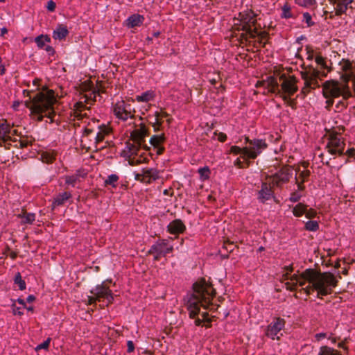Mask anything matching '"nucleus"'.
<instances>
[{
    "mask_svg": "<svg viewBox=\"0 0 355 355\" xmlns=\"http://www.w3.org/2000/svg\"><path fill=\"white\" fill-rule=\"evenodd\" d=\"M192 293L187 294L185 305L189 316L194 320L196 326H202L203 323H210L207 310L214 311L217 308L212 303L216 290L211 282L205 278H200L193 283Z\"/></svg>",
    "mask_w": 355,
    "mask_h": 355,
    "instance_id": "1",
    "label": "nucleus"
},
{
    "mask_svg": "<svg viewBox=\"0 0 355 355\" xmlns=\"http://www.w3.org/2000/svg\"><path fill=\"white\" fill-rule=\"evenodd\" d=\"M33 92L32 90L23 91L24 96L28 97V99L24 101L25 106L30 110L37 121H43L46 116L53 122L55 115L53 106L57 102L54 91L44 87L32 96L31 94Z\"/></svg>",
    "mask_w": 355,
    "mask_h": 355,
    "instance_id": "2",
    "label": "nucleus"
},
{
    "mask_svg": "<svg viewBox=\"0 0 355 355\" xmlns=\"http://www.w3.org/2000/svg\"><path fill=\"white\" fill-rule=\"evenodd\" d=\"M301 277L309 282V285L302 288L306 295L317 291V297L322 298L332 293L333 288L337 286L338 280L335 275L329 272H320L315 269L307 268L301 273Z\"/></svg>",
    "mask_w": 355,
    "mask_h": 355,
    "instance_id": "3",
    "label": "nucleus"
},
{
    "mask_svg": "<svg viewBox=\"0 0 355 355\" xmlns=\"http://www.w3.org/2000/svg\"><path fill=\"white\" fill-rule=\"evenodd\" d=\"M323 95L326 98L342 96L344 99H348L352 96L348 83L343 82L340 84L336 80H328L324 83Z\"/></svg>",
    "mask_w": 355,
    "mask_h": 355,
    "instance_id": "4",
    "label": "nucleus"
},
{
    "mask_svg": "<svg viewBox=\"0 0 355 355\" xmlns=\"http://www.w3.org/2000/svg\"><path fill=\"white\" fill-rule=\"evenodd\" d=\"M241 23L240 28H239V30L243 31L241 37L247 41L248 38L258 37L259 44L264 47L266 43L263 40L267 37L268 34L266 32L259 33L256 28H252L256 23V19L252 17H246L241 19Z\"/></svg>",
    "mask_w": 355,
    "mask_h": 355,
    "instance_id": "5",
    "label": "nucleus"
},
{
    "mask_svg": "<svg viewBox=\"0 0 355 355\" xmlns=\"http://www.w3.org/2000/svg\"><path fill=\"white\" fill-rule=\"evenodd\" d=\"M126 147L128 148L127 159L130 165L136 166L148 161L144 153H139L141 148L146 150L150 149L146 144L139 142L127 143Z\"/></svg>",
    "mask_w": 355,
    "mask_h": 355,
    "instance_id": "6",
    "label": "nucleus"
},
{
    "mask_svg": "<svg viewBox=\"0 0 355 355\" xmlns=\"http://www.w3.org/2000/svg\"><path fill=\"white\" fill-rule=\"evenodd\" d=\"M245 143L248 146L244 147L245 157L252 159H256L268 146L264 140L259 139H250L246 137Z\"/></svg>",
    "mask_w": 355,
    "mask_h": 355,
    "instance_id": "7",
    "label": "nucleus"
},
{
    "mask_svg": "<svg viewBox=\"0 0 355 355\" xmlns=\"http://www.w3.org/2000/svg\"><path fill=\"white\" fill-rule=\"evenodd\" d=\"M302 78L304 81V89H313L319 87L318 78L320 76V71L315 69L312 65H309L304 71L300 72Z\"/></svg>",
    "mask_w": 355,
    "mask_h": 355,
    "instance_id": "8",
    "label": "nucleus"
},
{
    "mask_svg": "<svg viewBox=\"0 0 355 355\" xmlns=\"http://www.w3.org/2000/svg\"><path fill=\"white\" fill-rule=\"evenodd\" d=\"M345 143L337 135H331L326 145V149L329 154L334 156L344 155Z\"/></svg>",
    "mask_w": 355,
    "mask_h": 355,
    "instance_id": "9",
    "label": "nucleus"
},
{
    "mask_svg": "<svg viewBox=\"0 0 355 355\" xmlns=\"http://www.w3.org/2000/svg\"><path fill=\"white\" fill-rule=\"evenodd\" d=\"M292 169L290 167H282L275 174L268 177L274 187H281L282 184L287 183L292 176Z\"/></svg>",
    "mask_w": 355,
    "mask_h": 355,
    "instance_id": "10",
    "label": "nucleus"
},
{
    "mask_svg": "<svg viewBox=\"0 0 355 355\" xmlns=\"http://www.w3.org/2000/svg\"><path fill=\"white\" fill-rule=\"evenodd\" d=\"M339 70L340 75V79L344 83H348L350 80H352V76L354 74L355 64L347 59H342L339 63Z\"/></svg>",
    "mask_w": 355,
    "mask_h": 355,
    "instance_id": "11",
    "label": "nucleus"
},
{
    "mask_svg": "<svg viewBox=\"0 0 355 355\" xmlns=\"http://www.w3.org/2000/svg\"><path fill=\"white\" fill-rule=\"evenodd\" d=\"M90 293L96 296L98 302L106 300L107 304L112 303L114 300L112 291L103 284L96 286L90 291Z\"/></svg>",
    "mask_w": 355,
    "mask_h": 355,
    "instance_id": "12",
    "label": "nucleus"
},
{
    "mask_svg": "<svg viewBox=\"0 0 355 355\" xmlns=\"http://www.w3.org/2000/svg\"><path fill=\"white\" fill-rule=\"evenodd\" d=\"M285 320L281 318H276L271 322L267 327L266 331V336L272 340H279L278 334L284 328Z\"/></svg>",
    "mask_w": 355,
    "mask_h": 355,
    "instance_id": "13",
    "label": "nucleus"
},
{
    "mask_svg": "<svg viewBox=\"0 0 355 355\" xmlns=\"http://www.w3.org/2000/svg\"><path fill=\"white\" fill-rule=\"evenodd\" d=\"M280 80H282L281 84V90L283 94L293 96L297 92L298 87L296 85L297 79L294 76L286 78L284 74L280 76Z\"/></svg>",
    "mask_w": 355,
    "mask_h": 355,
    "instance_id": "14",
    "label": "nucleus"
},
{
    "mask_svg": "<svg viewBox=\"0 0 355 355\" xmlns=\"http://www.w3.org/2000/svg\"><path fill=\"white\" fill-rule=\"evenodd\" d=\"M275 198L274 191L270 183L263 182L261 183V189L257 193V199L261 203Z\"/></svg>",
    "mask_w": 355,
    "mask_h": 355,
    "instance_id": "15",
    "label": "nucleus"
},
{
    "mask_svg": "<svg viewBox=\"0 0 355 355\" xmlns=\"http://www.w3.org/2000/svg\"><path fill=\"white\" fill-rule=\"evenodd\" d=\"M130 105L125 104L123 101L115 104L114 106V113L117 118L123 121H126L128 118H134L130 110Z\"/></svg>",
    "mask_w": 355,
    "mask_h": 355,
    "instance_id": "16",
    "label": "nucleus"
},
{
    "mask_svg": "<svg viewBox=\"0 0 355 355\" xmlns=\"http://www.w3.org/2000/svg\"><path fill=\"white\" fill-rule=\"evenodd\" d=\"M173 247L168 245L166 240H162L154 243L149 249V252H157L165 257L166 254L172 252Z\"/></svg>",
    "mask_w": 355,
    "mask_h": 355,
    "instance_id": "17",
    "label": "nucleus"
},
{
    "mask_svg": "<svg viewBox=\"0 0 355 355\" xmlns=\"http://www.w3.org/2000/svg\"><path fill=\"white\" fill-rule=\"evenodd\" d=\"M11 131V126L6 121L0 123V146L8 148L6 142L12 141L10 136Z\"/></svg>",
    "mask_w": 355,
    "mask_h": 355,
    "instance_id": "18",
    "label": "nucleus"
},
{
    "mask_svg": "<svg viewBox=\"0 0 355 355\" xmlns=\"http://www.w3.org/2000/svg\"><path fill=\"white\" fill-rule=\"evenodd\" d=\"M148 135V130L144 123H140L139 128L135 129L130 133V138L134 142L145 144V138Z\"/></svg>",
    "mask_w": 355,
    "mask_h": 355,
    "instance_id": "19",
    "label": "nucleus"
},
{
    "mask_svg": "<svg viewBox=\"0 0 355 355\" xmlns=\"http://www.w3.org/2000/svg\"><path fill=\"white\" fill-rule=\"evenodd\" d=\"M186 230V226L181 219H175L167 225V231L171 234H182Z\"/></svg>",
    "mask_w": 355,
    "mask_h": 355,
    "instance_id": "20",
    "label": "nucleus"
},
{
    "mask_svg": "<svg viewBox=\"0 0 355 355\" xmlns=\"http://www.w3.org/2000/svg\"><path fill=\"white\" fill-rule=\"evenodd\" d=\"M331 4L336 6L334 9L336 16H340L345 14L348 8V6L353 0H329Z\"/></svg>",
    "mask_w": 355,
    "mask_h": 355,
    "instance_id": "21",
    "label": "nucleus"
},
{
    "mask_svg": "<svg viewBox=\"0 0 355 355\" xmlns=\"http://www.w3.org/2000/svg\"><path fill=\"white\" fill-rule=\"evenodd\" d=\"M141 182L144 184H150L159 178L158 172L154 168H143Z\"/></svg>",
    "mask_w": 355,
    "mask_h": 355,
    "instance_id": "22",
    "label": "nucleus"
},
{
    "mask_svg": "<svg viewBox=\"0 0 355 355\" xmlns=\"http://www.w3.org/2000/svg\"><path fill=\"white\" fill-rule=\"evenodd\" d=\"M68 34L67 27L64 24H58L53 32V38L60 41L64 40Z\"/></svg>",
    "mask_w": 355,
    "mask_h": 355,
    "instance_id": "23",
    "label": "nucleus"
},
{
    "mask_svg": "<svg viewBox=\"0 0 355 355\" xmlns=\"http://www.w3.org/2000/svg\"><path fill=\"white\" fill-rule=\"evenodd\" d=\"M144 17L139 14L130 16L126 20V25L129 28H135L142 25Z\"/></svg>",
    "mask_w": 355,
    "mask_h": 355,
    "instance_id": "24",
    "label": "nucleus"
},
{
    "mask_svg": "<svg viewBox=\"0 0 355 355\" xmlns=\"http://www.w3.org/2000/svg\"><path fill=\"white\" fill-rule=\"evenodd\" d=\"M111 130L109 127L105 125H101L98 126V132L95 137V143L96 144L102 142L105 137L110 134Z\"/></svg>",
    "mask_w": 355,
    "mask_h": 355,
    "instance_id": "25",
    "label": "nucleus"
},
{
    "mask_svg": "<svg viewBox=\"0 0 355 355\" xmlns=\"http://www.w3.org/2000/svg\"><path fill=\"white\" fill-rule=\"evenodd\" d=\"M71 197V194L69 192H63L59 193L55 198L53 202V206H61L67 200H68Z\"/></svg>",
    "mask_w": 355,
    "mask_h": 355,
    "instance_id": "26",
    "label": "nucleus"
},
{
    "mask_svg": "<svg viewBox=\"0 0 355 355\" xmlns=\"http://www.w3.org/2000/svg\"><path fill=\"white\" fill-rule=\"evenodd\" d=\"M56 153L53 150H48L41 154V159L43 162L51 164L55 159Z\"/></svg>",
    "mask_w": 355,
    "mask_h": 355,
    "instance_id": "27",
    "label": "nucleus"
},
{
    "mask_svg": "<svg viewBox=\"0 0 355 355\" xmlns=\"http://www.w3.org/2000/svg\"><path fill=\"white\" fill-rule=\"evenodd\" d=\"M308 206L303 203H298L293 208V214L296 217H300L306 212Z\"/></svg>",
    "mask_w": 355,
    "mask_h": 355,
    "instance_id": "28",
    "label": "nucleus"
},
{
    "mask_svg": "<svg viewBox=\"0 0 355 355\" xmlns=\"http://www.w3.org/2000/svg\"><path fill=\"white\" fill-rule=\"evenodd\" d=\"M269 92L275 94L276 95L281 96L282 94V90L279 87V83L275 78H272L268 83Z\"/></svg>",
    "mask_w": 355,
    "mask_h": 355,
    "instance_id": "29",
    "label": "nucleus"
},
{
    "mask_svg": "<svg viewBox=\"0 0 355 355\" xmlns=\"http://www.w3.org/2000/svg\"><path fill=\"white\" fill-rule=\"evenodd\" d=\"M318 355H341L340 352L327 345L320 348Z\"/></svg>",
    "mask_w": 355,
    "mask_h": 355,
    "instance_id": "30",
    "label": "nucleus"
},
{
    "mask_svg": "<svg viewBox=\"0 0 355 355\" xmlns=\"http://www.w3.org/2000/svg\"><path fill=\"white\" fill-rule=\"evenodd\" d=\"M166 138L164 134L159 135H153L150 139V144L154 147H158L163 142H164Z\"/></svg>",
    "mask_w": 355,
    "mask_h": 355,
    "instance_id": "31",
    "label": "nucleus"
},
{
    "mask_svg": "<svg viewBox=\"0 0 355 355\" xmlns=\"http://www.w3.org/2000/svg\"><path fill=\"white\" fill-rule=\"evenodd\" d=\"M81 176L79 171L72 175H67L64 177L65 183L68 185H71L72 187H75L76 182L79 180V178Z\"/></svg>",
    "mask_w": 355,
    "mask_h": 355,
    "instance_id": "32",
    "label": "nucleus"
},
{
    "mask_svg": "<svg viewBox=\"0 0 355 355\" xmlns=\"http://www.w3.org/2000/svg\"><path fill=\"white\" fill-rule=\"evenodd\" d=\"M35 42L40 49H42L46 42H51V38L48 35H40L35 39Z\"/></svg>",
    "mask_w": 355,
    "mask_h": 355,
    "instance_id": "33",
    "label": "nucleus"
},
{
    "mask_svg": "<svg viewBox=\"0 0 355 355\" xmlns=\"http://www.w3.org/2000/svg\"><path fill=\"white\" fill-rule=\"evenodd\" d=\"M19 217L22 218L23 223L31 224L35 220V214L33 213L24 212L20 214Z\"/></svg>",
    "mask_w": 355,
    "mask_h": 355,
    "instance_id": "34",
    "label": "nucleus"
},
{
    "mask_svg": "<svg viewBox=\"0 0 355 355\" xmlns=\"http://www.w3.org/2000/svg\"><path fill=\"white\" fill-rule=\"evenodd\" d=\"M198 172L200 175V178L201 180L204 181L209 178L211 171L208 166H204L198 168Z\"/></svg>",
    "mask_w": 355,
    "mask_h": 355,
    "instance_id": "35",
    "label": "nucleus"
},
{
    "mask_svg": "<svg viewBox=\"0 0 355 355\" xmlns=\"http://www.w3.org/2000/svg\"><path fill=\"white\" fill-rule=\"evenodd\" d=\"M153 98V94L148 91L142 93L141 95H137L136 96V99L139 102H148L151 101Z\"/></svg>",
    "mask_w": 355,
    "mask_h": 355,
    "instance_id": "36",
    "label": "nucleus"
},
{
    "mask_svg": "<svg viewBox=\"0 0 355 355\" xmlns=\"http://www.w3.org/2000/svg\"><path fill=\"white\" fill-rule=\"evenodd\" d=\"M14 283L19 286V290L24 291L26 289V282L22 279L20 272H17L15 275Z\"/></svg>",
    "mask_w": 355,
    "mask_h": 355,
    "instance_id": "37",
    "label": "nucleus"
},
{
    "mask_svg": "<svg viewBox=\"0 0 355 355\" xmlns=\"http://www.w3.org/2000/svg\"><path fill=\"white\" fill-rule=\"evenodd\" d=\"M119 176L116 174H111L108 175L107 178L105 180V185H111L112 187H116V182L119 180Z\"/></svg>",
    "mask_w": 355,
    "mask_h": 355,
    "instance_id": "38",
    "label": "nucleus"
},
{
    "mask_svg": "<svg viewBox=\"0 0 355 355\" xmlns=\"http://www.w3.org/2000/svg\"><path fill=\"white\" fill-rule=\"evenodd\" d=\"M305 230L310 232H316L319 230V223L316 220H309L305 223Z\"/></svg>",
    "mask_w": 355,
    "mask_h": 355,
    "instance_id": "39",
    "label": "nucleus"
},
{
    "mask_svg": "<svg viewBox=\"0 0 355 355\" xmlns=\"http://www.w3.org/2000/svg\"><path fill=\"white\" fill-rule=\"evenodd\" d=\"M282 17L288 19L293 18L294 15L292 13L291 10V7L288 4L286 3L282 8Z\"/></svg>",
    "mask_w": 355,
    "mask_h": 355,
    "instance_id": "40",
    "label": "nucleus"
},
{
    "mask_svg": "<svg viewBox=\"0 0 355 355\" xmlns=\"http://www.w3.org/2000/svg\"><path fill=\"white\" fill-rule=\"evenodd\" d=\"M296 3L301 6L310 7L316 3L315 0H295Z\"/></svg>",
    "mask_w": 355,
    "mask_h": 355,
    "instance_id": "41",
    "label": "nucleus"
},
{
    "mask_svg": "<svg viewBox=\"0 0 355 355\" xmlns=\"http://www.w3.org/2000/svg\"><path fill=\"white\" fill-rule=\"evenodd\" d=\"M223 248L227 250V252H232L236 248V245L230 241H225L223 243Z\"/></svg>",
    "mask_w": 355,
    "mask_h": 355,
    "instance_id": "42",
    "label": "nucleus"
},
{
    "mask_svg": "<svg viewBox=\"0 0 355 355\" xmlns=\"http://www.w3.org/2000/svg\"><path fill=\"white\" fill-rule=\"evenodd\" d=\"M230 152L234 155L242 154L243 157H245L244 148H241L237 146H233L230 148Z\"/></svg>",
    "mask_w": 355,
    "mask_h": 355,
    "instance_id": "43",
    "label": "nucleus"
},
{
    "mask_svg": "<svg viewBox=\"0 0 355 355\" xmlns=\"http://www.w3.org/2000/svg\"><path fill=\"white\" fill-rule=\"evenodd\" d=\"M291 96L286 95V94H281L280 97L283 99V101L286 103L289 106H291L292 108H295V101L290 98Z\"/></svg>",
    "mask_w": 355,
    "mask_h": 355,
    "instance_id": "44",
    "label": "nucleus"
},
{
    "mask_svg": "<svg viewBox=\"0 0 355 355\" xmlns=\"http://www.w3.org/2000/svg\"><path fill=\"white\" fill-rule=\"evenodd\" d=\"M315 61L318 65L321 67V68L327 69L325 59L323 57L317 55L315 58Z\"/></svg>",
    "mask_w": 355,
    "mask_h": 355,
    "instance_id": "45",
    "label": "nucleus"
},
{
    "mask_svg": "<svg viewBox=\"0 0 355 355\" xmlns=\"http://www.w3.org/2000/svg\"><path fill=\"white\" fill-rule=\"evenodd\" d=\"M284 277L285 279H290L291 281H295L294 283H297V282L300 280V279H302L301 277V274L300 275L294 274V275H291V277H289L288 272H286V274L284 275Z\"/></svg>",
    "mask_w": 355,
    "mask_h": 355,
    "instance_id": "46",
    "label": "nucleus"
},
{
    "mask_svg": "<svg viewBox=\"0 0 355 355\" xmlns=\"http://www.w3.org/2000/svg\"><path fill=\"white\" fill-rule=\"evenodd\" d=\"M304 21L306 23L308 26H311L314 24L312 21L311 15L309 12H304L303 14Z\"/></svg>",
    "mask_w": 355,
    "mask_h": 355,
    "instance_id": "47",
    "label": "nucleus"
},
{
    "mask_svg": "<svg viewBox=\"0 0 355 355\" xmlns=\"http://www.w3.org/2000/svg\"><path fill=\"white\" fill-rule=\"evenodd\" d=\"M50 342H51V338H49L45 341H44L43 343H42L41 344L37 345L35 349L39 350V349H48L49 347V345H50Z\"/></svg>",
    "mask_w": 355,
    "mask_h": 355,
    "instance_id": "48",
    "label": "nucleus"
},
{
    "mask_svg": "<svg viewBox=\"0 0 355 355\" xmlns=\"http://www.w3.org/2000/svg\"><path fill=\"white\" fill-rule=\"evenodd\" d=\"M316 215H317V212L315 209H308L306 208V212H305L306 218H307L309 219H311V218H315L316 216Z\"/></svg>",
    "mask_w": 355,
    "mask_h": 355,
    "instance_id": "49",
    "label": "nucleus"
},
{
    "mask_svg": "<svg viewBox=\"0 0 355 355\" xmlns=\"http://www.w3.org/2000/svg\"><path fill=\"white\" fill-rule=\"evenodd\" d=\"M309 175H310V171L309 170H305V171L300 172L299 178L302 179L301 181L305 182L306 180L309 177Z\"/></svg>",
    "mask_w": 355,
    "mask_h": 355,
    "instance_id": "50",
    "label": "nucleus"
},
{
    "mask_svg": "<svg viewBox=\"0 0 355 355\" xmlns=\"http://www.w3.org/2000/svg\"><path fill=\"white\" fill-rule=\"evenodd\" d=\"M301 198V195L297 192H293L291 193V197L289 198L290 201L293 202H296L300 200Z\"/></svg>",
    "mask_w": 355,
    "mask_h": 355,
    "instance_id": "51",
    "label": "nucleus"
},
{
    "mask_svg": "<svg viewBox=\"0 0 355 355\" xmlns=\"http://www.w3.org/2000/svg\"><path fill=\"white\" fill-rule=\"evenodd\" d=\"M285 286L287 290H289L291 291H295L297 286V283H291V282H286L285 283Z\"/></svg>",
    "mask_w": 355,
    "mask_h": 355,
    "instance_id": "52",
    "label": "nucleus"
},
{
    "mask_svg": "<svg viewBox=\"0 0 355 355\" xmlns=\"http://www.w3.org/2000/svg\"><path fill=\"white\" fill-rule=\"evenodd\" d=\"M55 3L52 0H50L47 2L46 8L48 10L53 12L55 9Z\"/></svg>",
    "mask_w": 355,
    "mask_h": 355,
    "instance_id": "53",
    "label": "nucleus"
},
{
    "mask_svg": "<svg viewBox=\"0 0 355 355\" xmlns=\"http://www.w3.org/2000/svg\"><path fill=\"white\" fill-rule=\"evenodd\" d=\"M96 296L92 295V296L87 297V304L89 305H96V302H98L97 299L95 298Z\"/></svg>",
    "mask_w": 355,
    "mask_h": 355,
    "instance_id": "54",
    "label": "nucleus"
},
{
    "mask_svg": "<svg viewBox=\"0 0 355 355\" xmlns=\"http://www.w3.org/2000/svg\"><path fill=\"white\" fill-rule=\"evenodd\" d=\"M127 347H128V353H131L134 351L135 349V345H134V343L132 340H128V343H127Z\"/></svg>",
    "mask_w": 355,
    "mask_h": 355,
    "instance_id": "55",
    "label": "nucleus"
},
{
    "mask_svg": "<svg viewBox=\"0 0 355 355\" xmlns=\"http://www.w3.org/2000/svg\"><path fill=\"white\" fill-rule=\"evenodd\" d=\"M31 143L27 140L22 139L19 141V145L21 148H26Z\"/></svg>",
    "mask_w": 355,
    "mask_h": 355,
    "instance_id": "56",
    "label": "nucleus"
},
{
    "mask_svg": "<svg viewBox=\"0 0 355 355\" xmlns=\"http://www.w3.org/2000/svg\"><path fill=\"white\" fill-rule=\"evenodd\" d=\"M344 154H346L349 157H354L355 156V148H349Z\"/></svg>",
    "mask_w": 355,
    "mask_h": 355,
    "instance_id": "57",
    "label": "nucleus"
},
{
    "mask_svg": "<svg viewBox=\"0 0 355 355\" xmlns=\"http://www.w3.org/2000/svg\"><path fill=\"white\" fill-rule=\"evenodd\" d=\"M148 254H154V261H158L162 257H163L162 254H159L157 252H148Z\"/></svg>",
    "mask_w": 355,
    "mask_h": 355,
    "instance_id": "58",
    "label": "nucleus"
},
{
    "mask_svg": "<svg viewBox=\"0 0 355 355\" xmlns=\"http://www.w3.org/2000/svg\"><path fill=\"white\" fill-rule=\"evenodd\" d=\"M295 180H296V184H297V187H298V189L299 190H304V186L303 185V183L304 182H300L298 178H295Z\"/></svg>",
    "mask_w": 355,
    "mask_h": 355,
    "instance_id": "59",
    "label": "nucleus"
},
{
    "mask_svg": "<svg viewBox=\"0 0 355 355\" xmlns=\"http://www.w3.org/2000/svg\"><path fill=\"white\" fill-rule=\"evenodd\" d=\"M45 50L50 55H53L55 53L53 48L51 46H46Z\"/></svg>",
    "mask_w": 355,
    "mask_h": 355,
    "instance_id": "60",
    "label": "nucleus"
},
{
    "mask_svg": "<svg viewBox=\"0 0 355 355\" xmlns=\"http://www.w3.org/2000/svg\"><path fill=\"white\" fill-rule=\"evenodd\" d=\"M234 165L240 168H244L243 162L240 160L239 158H237L234 162Z\"/></svg>",
    "mask_w": 355,
    "mask_h": 355,
    "instance_id": "61",
    "label": "nucleus"
},
{
    "mask_svg": "<svg viewBox=\"0 0 355 355\" xmlns=\"http://www.w3.org/2000/svg\"><path fill=\"white\" fill-rule=\"evenodd\" d=\"M327 334L325 333H319L315 335V338L318 341H320L321 339L325 338Z\"/></svg>",
    "mask_w": 355,
    "mask_h": 355,
    "instance_id": "62",
    "label": "nucleus"
},
{
    "mask_svg": "<svg viewBox=\"0 0 355 355\" xmlns=\"http://www.w3.org/2000/svg\"><path fill=\"white\" fill-rule=\"evenodd\" d=\"M142 178H143L142 172L141 173H135V180L141 182Z\"/></svg>",
    "mask_w": 355,
    "mask_h": 355,
    "instance_id": "63",
    "label": "nucleus"
},
{
    "mask_svg": "<svg viewBox=\"0 0 355 355\" xmlns=\"http://www.w3.org/2000/svg\"><path fill=\"white\" fill-rule=\"evenodd\" d=\"M227 139V135L224 133H220L218 135V140L221 142H224Z\"/></svg>",
    "mask_w": 355,
    "mask_h": 355,
    "instance_id": "64",
    "label": "nucleus"
}]
</instances>
